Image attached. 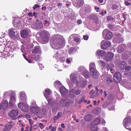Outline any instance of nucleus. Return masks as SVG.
I'll return each instance as SVG.
<instances>
[{
  "label": "nucleus",
  "mask_w": 131,
  "mask_h": 131,
  "mask_svg": "<svg viewBox=\"0 0 131 131\" xmlns=\"http://www.w3.org/2000/svg\"><path fill=\"white\" fill-rule=\"evenodd\" d=\"M62 37L59 35L54 36L51 41L50 44L52 48L58 49L62 48L63 44Z\"/></svg>",
  "instance_id": "obj_1"
},
{
  "label": "nucleus",
  "mask_w": 131,
  "mask_h": 131,
  "mask_svg": "<svg viewBox=\"0 0 131 131\" xmlns=\"http://www.w3.org/2000/svg\"><path fill=\"white\" fill-rule=\"evenodd\" d=\"M8 34L12 39H15L19 36V34L14 28H11L8 30Z\"/></svg>",
  "instance_id": "obj_2"
},
{
  "label": "nucleus",
  "mask_w": 131,
  "mask_h": 131,
  "mask_svg": "<svg viewBox=\"0 0 131 131\" xmlns=\"http://www.w3.org/2000/svg\"><path fill=\"white\" fill-rule=\"evenodd\" d=\"M41 37L42 40L45 42H47L49 40L48 32L45 31H42L41 32Z\"/></svg>",
  "instance_id": "obj_3"
},
{
  "label": "nucleus",
  "mask_w": 131,
  "mask_h": 131,
  "mask_svg": "<svg viewBox=\"0 0 131 131\" xmlns=\"http://www.w3.org/2000/svg\"><path fill=\"white\" fill-rule=\"evenodd\" d=\"M18 114V110H13L10 111L9 113V115L12 119L14 120L16 119V117Z\"/></svg>",
  "instance_id": "obj_4"
},
{
  "label": "nucleus",
  "mask_w": 131,
  "mask_h": 131,
  "mask_svg": "<svg viewBox=\"0 0 131 131\" xmlns=\"http://www.w3.org/2000/svg\"><path fill=\"white\" fill-rule=\"evenodd\" d=\"M101 46L102 49L105 50L111 46V43L109 41L105 42L104 40H103L101 43Z\"/></svg>",
  "instance_id": "obj_5"
},
{
  "label": "nucleus",
  "mask_w": 131,
  "mask_h": 131,
  "mask_svg": "<svg viewBox=\"0 0 131 131\" xmlns=\"http://www.w3.org/2000/svg\"><path fill=\"white\" fill-rule=\"evenodd\" d=\"M103 34H106L105 39L108 40L111 39L113 36V34L110 31L107 29H105L103 31Z\"/></svg>",
  "instance_id": "obj_6"
},
{
  "label": "nucleus",
  "mask_w": 131,
  "mask_h": 131,
  "mask_svg": "<svg viewBox=\"0 0 131 131\" xmlns=\"http://www.w3.org/2000/svg\"><path fill=\"white\" fill-rule=\"evenodd\" d=\"M113 77L114 81L115 83L119 82L121 80V74L119 72H116L114 74Z\"/></svg>",
  "instance_id": "obj_7"
},
{
  "label": "nucleus",
  "mask_w": 131,
  "mask_h": 131,
  "mask_svg": "<svg viewBox=\"0 0 131 131\" xmlns=\"http://www.w3.org/2000/svg\"><path fill=\"white\" fill-rule=\"evenodd\" d=\"M18 106L19 108L24 111L26 112L28 110V106L24 103H19L18 104Z\"/></svg>",
  "instance_id": "obj_8"
},
{
  "label": "nucleus",
  "mask_w": 131,
  "mask_h": 131,
  "mask_svg": "<svg viewBox=\"0 0 131 131\" xmlns=\"http://www.w3.org/2000/svg\"><path fill=\"white\" fill-rule=\"evenodd\" d=\"M123 123L125 127L128 129L127 127L131 123V118L129 117L125 118L123 120Z\"/></svg>",
  "instance_id": "obj_9"
},
{
  "label": "nucleus",
  "mask_w": 131,
  "mask_h": 131,
  "mask_svg": "<svg viewBox=\"0 0 131 131\" xmlns=\"http://www.w3.org/2000/svg\"><path fill=\"white\" fill-rule=\"evenodd\" d=\"M70 103V100L67 99H62L60 102V104L62 106H69Z\"/></svg>",
  "instance_id": "obj_10"
},
{
  "label": "nucleus",
  "mask_w": 131,
  "mask_h": 131,
  "mask_svg": "<svg viewBox=\"0 0 131 131\" xmlns=\"http://www.w3.org/2000/svg\"><path fill=\"white\" fill-rule=\"evenodd\" d=\"M41 48L39 46H35L34 49L32 50V52L34 53H41Z\"/></svg>",
  "instance_id": "obj_11"
},
{
  "label": "nucleus",
  "mask_w": 131,
  "mask_h": 131,
  "mask_svg": "<svg viewBox=\"0 0 131 131\" xmlns=\"http://www.w3.org/2000/svg\"><path fill=\"white\" fill-rule=\"evenodd\" d=\"M43 27L42 23L41 21L37 23L34 25V27L36 29H41L43 28Z\"/></svg>",
  "instance_id": "obj_12"
},
{
  "label": "nucleus",
  "mask_w": 131,
  "mask_h": 131,
  "mask_svg": "<svg viewBox=\"0 0 131 131\" xmlns=\"http://www.w3.org/2000/svg\"><path fill=\"white\" fill-rule=\"evenodd\" d=\"M115 39L116 40V42L119 43L123 42L124 40L123 36L119 34L117 35Z\"/></svg>",
  "instance_id": "obj_13"
},
{
  "label": "nucleus",
  "mask_w": 131,
  "mask_h": 131,
  "mask_svg": "<svg viewBox=\"0 0 131 131\" xmlns=\"http://www.w3.org/2000/svg\"><path fill=\"white\" fill-rule=\"evenodd\" d=\"M98 16L96 14H91L89 16V18L90 19L96 21L99 19Z\"/></svg>",
  "instance_id": "obj_14"
},
{
  "label": "nucleus",
  "mask_w": 131,
  "mask_h": 131,
  "mask_svg": "<svg viewBox=\"0 0 131 131\" xmlns=\"http://www.w3.org/2000/svg\"><path fill=\"white\" fill-rule=\"evenodd\" d=\"M101 122L100 119L98 118H96L91 123V126H94L99 124Z\"/></svg>",
  "instance_id": "obj_15"
},
{
  "label": "nucleus",
  "mask_w": 131,
  "mask_h": 131,
  "mask_svg": "<svg viewBox=\"0 0 131 131\" xmlns=\"http://www.w3.org/2000/svg\"><path fill=\"white\" fill-rule=\"evenodd\" d=\"M114 56V54L111 52H109L105 56V58L107 61L110 60L112 59Z\"/></svg>",
  "instance_id": "obj_16"
},
{
  "label": "nucleus",
  "mask_w": 131,
  "mask_h": 131,
  "mask_svg": "<svg viewBox=\"0 0 131 131\" xmlns=\"http://www.w3.org/2000/svg\"><path fill=\"white\" fill-rule=\"evenodd\" d=\"M30 111L31 112L35 114H36L39 112L40 110L36 107L33 106L30 108Z\"/></svg>",
  "instance_id": "obj_17"
},
{
  "label": "nucleus",
  "mask_w": 131,
  "mask_h": 131,
  "mask_svg": "<svg viewBox=\"0 0 131 131\" xmlns=\"http://www.w3.org/2000/svg\"><path fill=\"white\" fill-rule=\"evenodd\" d=\"M93 118L92 115L90 114H87L84 117L85 120L86 122H90L92 120Z\"/></svg>",
  "instance_id": "obj_18"
},
{
  "label": "nucleus",
  "mask_w": 131,
  "mask_h": 131,
  "mask_svg": "<svg viewBox=\"0 0 131 131\" xmlns=\"http://www.w3.org/2000/svg\"><path fill=\"white\" fill-rule=\"evenodd\" d=\"M70 78L73 83H77L78 81L77 79L74 74L72 73L70 75Z\"/></svg>",
  "instance_id": "obj_19"
},
{
  "label": "nucleus",
  "mask_w": 131,
  "mask_h": 131,
  "mask_svg": "<svg viewBox=\"0 0 131 131\" xmlns=\"http://www.w3.org/2000/svg\"><path fill=\"white\" fill-rule=\"evenodd\" d=\"M60 91L62 95H65L68 92V90L64 87H61L60 88Z\"/></svg>",
  "instance_id": "obj_20"
},
{
  "label": "nucleus",
  "mask_w": 131,
  "mask_h": 131,
  "mask_svg": "<svg viewBox=\"0 0 131 131\" xmlns=\"http://www.w3.org/2000/svg\"><path fill=\"white\" fill-rule=\"evenodd\" d=\"M75 89H72L69 92L68 95L69 97L71 98H73L75 97L74 93Z\"/></svg>",
  "instance_id": "obj_21"
},
{
  "label": "nucleus",
  "mask_w": 131,
  "mask_h": 131,
  "mask_svg": "<svg viewBox=\"0 0 131 131\" xmlns=\"http://www.w3.org/2000/svg\"><path fill=\"white\" fill-rule=\"evenodd\" d=\"M83 74L84 77L86 79L89 78L91 76L89 72L87 70L84 71L83 73Z\"/></svg>",
  "instance_id": "obj_22"
},
{
  "label": "nucleus",
  "mask_w": 131,
  "mask_h": 131,
  "mask_svg": "<svg viewBox=\"0 0 131 131\" xmlns=\"http://www.w3.org/2000/svg\"><path fill=\"white\" fill-rule=\"evenodd\" d=\"M126 65V63L125 62L122 61L119 64V67L122 70H124L125 69V68Z\"/></svg>",
  "instance_id": "obj_23"
},
{
  "label": "nucleus",
  "mask_w": 131,
  "mask_h": 131,
  "mask_svg": "<svg viewBox=\"0 0 131 131\" xmlns=\"http://www.w3.org/2000/svg\"><path fill=\"white\" fill-rule=\"evenodd\" d=\"M83 2L82 0H79L77 3L74 4V6L77 7H80L83 4Z\"/></svg>",
  "instance_id": "obj_24"
},
{
  "label": "nucleus",
  "mask_w": 131,
  "mask_h": 131,
  "mask_svg": "<svg viewBox=\"0 0 131 131\" xmlns=\"http://www.w3.org/2000/svg\"><path fill=\"white\" fill-rule=\"evenodd\" d=\"M20 99L21 101H23L26 100V96L25 93L24 92H21L20 95Z\"/></svg>",
  "instance_id": "obj_25"
},
{
  "label": "nucleus",
  "mask_w": 131,
  "mask_h": 131,
  "mask_svg": "<svg viewBox=\"0 0 131 131\" xmlns=\"http://www.w3.org/2000/svg\"><path fill=\"white\" fill-rule=\"evenodd\" d=\"M105 53L106 52L105 51L101 50H97L96 52V54L97 55L101 56H104Z\"/></svg>",
  "instance_id": "obj_26"
},
{
  "label": "nucleus",
  "mask_w": 131,
  "mask_h": 131,
  "mask_svg": "<svg viewBox=\"0 0 131 131\" xmlns=\"http://www.w3.org/2000/svg\"><path fill=\"white\" fill-rule=\"evenodd\" d=\"M8 106V103L6 100L3 101L2 103V107L3 109H5Z\"/></svg>",
  "instance_id": "obj_27"
},
{
  "label": "nucleus",
  "mask_w": 131,
  "mask_h": 131,
  "mask_svg": "<svg viewBox=\"0 0 131 131\" xmlns=\"http://www.w3.org/2000/svg\"><path fill=\"white\" fill-rule=\"evenodd\" d=\"M28 35V32L26 30H23L21 33V37L23 38H26Z\"/></svg>",
  "instance_id": "obj_28"
},
{
  "label": "nucleus",
  "mask_w": 131,
  "mask_h": 131,
  "mask_svg": "<svg viewBox=\"0 0 131 131\" xmlns=\"http://www.w3.org/2000/svg\"><path fill=\"white\" fill-rule=\"evenodd\" d=\"M112 77L111 75H110L108 76L106 78V83L108 84L112 83L113 81L112 80Z\"/></svg>",
  "instance_id": "obj_29"
},
{
  "label": "nucleus",
  "mask_w": 131,
  "mask_h": 131,
  "mask_svg": "<svg viewBox=\"0 0 131 131\" xmlns=\"http://www.w3.org/2000/svg\"><path fill=\"white\" fill-rule=\"evenodd\" d=\"M51 93V91L49 89H46L44 93V96L46 97L47 95H49Z\"/></svg>",
  "instance_id": "obj_30"
},
{
  "label": "nucleus",
  "mask_w": 131,
  "mask_h": 131,
  "mask_svg": "<svg viewBox=\"0 0 131 131\" xmlns=\"http://www.w3.org/2000/svg\"><path fill=\"white\" fill-rule=\"evenodd\" d=\"M124 49L122 45H120L118 47L117 51L118 53H121L124 51Z\"/></svg>",
  "instance_id": "obj_31"
},
{
  "label": "nucleus",
  "mask_w": 131,
  "mask_h": 131,
  "mask_svg": "<svg viewBox=\"0 0 131 131\" xmlns=\"http://www.w3.org/2000/svg\"><path fill=\"white\" fill-rule=\"evenodd\" d=\"M81 84L80 86H79L78 85V87H81L82 88H84L86 84V82L85 81H83L80 83Z\"/></svg>",
  "instance_id": "obj_32"
},
{
  "label": "nucleus",
  "mask_w": 131,
  "mask_h": 131,
  "mask_svg": "<svg viewBox=\"0 0 131 131\" xmlns=\"http://www.w3.org/2000/svg\"><path fill=\"white\" fill-rule=\"evenodd\" d=\"M92 75L93 78L96 79L99 76V74L96 71L91 73Z\"/></svg>",
  "instance_id": "obj_33"
},
{
  "label": "nucleus",
  "mask_w": 131,
  "mask_h": 131,
  "mask_svg": "<svg viewBox=\"0 0 131 131\" xmlns=\"http://www.w3.org/2000/svg\"><path fill=\"white\" fill-rule=\"evenodd\" d=\"M48 102L50 106H52L54 105V101L52 99H50L49 100Z\"/></svg>",
  "instance_id": "obj_34"
},
{
  "label": "nucleus",
  "mask_w": 131,
  "mask_h": 131,
  "mask_svg": "<svg viewBox=\"0 0 131 131\" xmlns=\"http://www.w3.org/2000/svg\"><path fill=\"white\" fill-rule=\"evenodd\" d=\"M125 4L127 6L130 5L131 4V0H125Z\"/></svg>",
  "instance_id": "obj_35"
},
{
  "label": "nucleus",
  "mask_w": 131,
  "mask_h": 131,
  "mask_svg": "<svg viewBox=\"0 0 131 131\" xmlns=\"http://www.w3.org/2000/svg\"><path fill=\"white\" fill-rule=\"evenodd\" d=\"M91 68H95V65L93 62H91L89 65V69H91Z\"/></svg>",
  "instance_id": "obj_36"
},
{
  "label": "nucleus",
  "mask_w": 131,
  "mask_h": 131,
  "mask_svg": "<svg viewBox=\"0 0 131 131\" xmlns=\"http://www.w3.org/2000/svg\"><path fill=\"white\" fill-rule=\"evenodd\" d=\"M75 94L76 95H79L81 92V91L79 89H78L76 90L75 89Z\"/></svg>",
  "instance_id": "obj_37"
},
{
  "label": "nucleus",
  "mask_w": 131,
  "mask_h": 131,
  "mask_svg": "<svg viewBox=\"0 0 131 131\" xmlns=\"http://www.w3.org/2000/svg\"><path fill=\"white\" fill-rule=\"evenodd\" d=\"M10 101L12 103H14L15 102V98L14 96H11Z\"/></svg>",
  "instance_id": "obj_38"
},
{
  "label": "nucleus",
  "mask_w": 131,
  "mask_h": 131,
  "mask_svg": "<svg viewBox=\"0 0 131 131\" xmlns=\"http://www.w3.org/2000/svg\"><path fill=\"white\" fill-rule=\"evenodd\" d=\"M5 126L7 130H10L12 127V126L11 125H9L8 124L5 125Z\"/></svg>",
  "instance_id": "obj_39"
},
{
  "label": "nucleus",
  "mask_w": 131,
  "mask_h": 131,
  "mask_svg": "<svg viewBox=\"0 0 131 131\" xmlns=\"http://www.w3.org/2000/svg\"><path fill=\"white\" fill-rule=\"evenodd\" d=\"M106 19L108 21L113 20H114V18L111 16H109L106 17Z\"/></svg>",
  "instance_id": "obj_40"
},
{
  "label": "nucleus",
  "mask_w": 131,
  "mask_h": 131,
  "mask_svg": "<svg viewBox=\"0 0 131 131\" xmlns=\"http://www.w3.org/2000/svg\"><path fill=\"white\" fill-rule=\"evenodd\" d=\"M85 96H83L81 99H80L78 102V103L79 104H80L81 102L85 99Z\"/></svg>",
  "instance_id": "obj_41"
},
{
  "label": "nucleus",
  "mask_w": 131,
  "mask_h": 131,
  "mask_svg": "<svg viewBox=\"0 0 131 131\" xmlns=\"http://www.w3.org/2000/svg\"><path fill=\"white\" fill-rule=\"evenodd\" d=\"M74 40L77 42H80V39L78 37H75L74 38Z\"/></svg>",
  "instance_id": "obj_42"
},
{
  "label": "nucleus",
  "mask_w": 131,
  "mask_h": 131,
  "mask_svg": "<svg viewBox=\"0 0 131 131\" xmlns=\"http://www.w3.org/2000/svg\"><path fill=\"white\" fill-rule=\"evenodd\" d=\"M61 83L59 81H56L54 83V85L55 86H58L60 85Z\"/></svg>",
  "instance_id": "obj_43"
},
{
  "label": "nucleus",
  "mask_w": 131,
  "mask_h": 131,
  "mask_svg": "<svg viewBox=\"0 0 131 131\" xmlns=\"http://www.w3.org/2000/svg\"><path fill=\"white\" fill-rule=\"evenodd\" d=\"M118 5L116 4L113 5L112 7V9L114 10L116 9L118 7Z\"/></svg>",
  "instance_id": "obj_44"
},
{
  "label": "nucleus",
  "mask_w": 131,
  "mask_h": 131,
  "mask_svg": "<svg viewBox=\"0 0 131 131\" xmlns=\"http://www.w3.org/2000/svg\"><path fill=\"white\" fill-rule=\"evenodd\" d=\"M99 95V94L97 93H96L95 94H91L90 96V97L91 98H94V97L97 96H98Z\"/></svg>",
  "instance_id": "obj_45"
},
{
  "label": "nucleus",
  "mask_w": 131,
  "mask_h": 131,
  "mask_svg": "<svg viewBox=\"0 0 131 131\" xmlns=\"http://www.w3.org/2000/svg\"><path fill=\"white\" fill-rule=\"evenodd\" d=\"M96 113L97 114H99L100 113L101 111V110L100 108H97L96 109Z\"/></svg>",
  "instance_id": "obj_46"
},
{
  "label": "nucleus",
  "mask_w": 131,
  "mask_h": 131,
  "mask_svg": "<svg viewBox=\"0 0 131 131\" xmlns=\"http://www.w3.org/2000/svg\"><path fill=\"white\" fill-rule=\"evenodd\" d=\"M113 97L112 95H109L108 96L107 98L110 100H112L113 99Z\"/></svg>",
  "instance_id": "obj_47"
},
{
  "label": "nucleus",
  "mask_w": 131,
  "mask_h": 131,
  "mask_svg": "<svg viewBox=\"0 0 131 131\" xmlns=\"http://www.w3.org/2000/svg\"><path fill=\"white\" fill-rule=\"evenodd\" d=\"M95 68L92 69V68H91V69H90V71L91 74L94 73V72H95L96 71L95 70Z\"/></svg>",
  "instance_id": "obj_48"
},
{
  "label": "nucleus",
  "mask_w": 131,
  "mask_h": 131,
  "mask_svg": "<svg viewBox=\"0 0 131 131\" xmlns=\"http://www.w3.org/2000/svg\"><path fill=\"white\" fill-rule=\"evenodd\" d=\"M130 68L131 67L130 66H128L125 67L124 69H125L127 71H129L130 69Z\"/></svg>",
  "instance_id": "obj_49"
},
{
  "label": "nucleus",
  "mask_w": 131,
  "mask_h": 131,
  "mask_svg": "<svg viewBox=\"0 0 131 131\" xmlns=\"http://www.w3.org/2000/svg\"><path fill=\"white\" fill-rule=\"evenodd\" d=\"M56 126H52L51 130V131H55L56 129Z\"/></svg>",
  "instance_id": "obj_50"
},
{
  "label": "nucleus",
  "mask_w": 131,
  "mask_h": 131,
  "mask_svg": "<svg viewBox=\"0 0 131 131\" xmlns=\"http://www.w3.org/2000/svg\"><path fill=\"white\" fill-rule=\"evenodd\" d=\"M40 56H37L36 57L35 59L36 61H38L40 60Z\"/></svg>",
  "instance_id": "obj_51"
},
{
  "label": "nucleus",
  "mask_w": 131,
  "mask_h": 131,
  "mask_svg": "<svg viewBox=\"0 0 131 131\" xmlns=\"http://www.w3.org/2000/svg\"><path fill=\"white\" fill-rule=\"evenodd\" d=\"M74 50V48H72L70 49L69 51V54L71 53L73 50Z\"/></svg>",
  "instance_id": "obj_52"
},
{
  "label": "nucleus",
  "mask_w": 131,
  "mask_h": 131,
  "mask_svg": "<svg viewBox=\"0 0 131 131\" xmlns=\"http://www.w3.org/2000/svg\"><path fill=\"white\" fill-rule=\"evenodd\" d=\"M40 6L39 5H37V4H35L34 5V6L33 7V9H35L36 8H38Z\"/></svg>",
  "instance_id": "obj_53"
},
{
  "label": "nucleus",
  "mask_w": 131,
  "mask_h": 131,
  "mask_svg": "<svg viewBox=\"0 0 131 131\" xmlns=\"http://www.w3.org/2000/svg\"><path fill=\"white\" fill-rule=\"evenodd\" d=\"M90 128L93 131L96 130H97L96 128L95 127H91Z\"/></svg>",
  "instance_id": "obj_54"
},
{
  "label": "nucleus",
  "mask_w": 131,
  "mask_h": 131,
  "mask_svg": "<svg viewBox=\"0 0 131 131\" xmlns=\"http://www.w3.org/2000/svg\"><path fill=\"white\" fill-rule=\"evenodd\" d=\"M108 27L109 29H111L113 28V25L110 24L108 25Z\"/></svg>",
  "instance_id": "obj_55"
},
{
  "label": "nucleus",
  "mask_w": 131,
  "mask_h": 131,
  "mask_svg": "<svg viewBox=\"0 0 131 131\" xmlns=\"http://www.w3.org/2000/svg\"><path fill=\"white\" fill-rule=\"evenodd\" d=\"M84 11L86 13H90V10H89L86 8L84 9Z\"/></svg>",
  "instance_id": "obj_56"
},
{
  "label": "nucleus",
  "mask_w": 131,
  "mask_h": 131,
  "mask_svg": "<svg viewBox=\"0 0 131 131\" xmlns=\"http://www.w3.org/2000/svg\"><path fill=\"white\" fill-rule=\"evenodd\" d=\"M70 58H68L66 60V62L67 63L69 64L70 63H71V61H70Z\"/></svg>",
  "instance_id": "obj_57"
},
{
  "label": "nucleus",
  "mask_w": 131,
  "mask_h": 131,
  "mask_svg": "<svg viewBox=\"0 0 131 131\" xmlns=\"http://www.w3.org/2000/svg\"><path fill=\"white\" fill-rule=\"evenodd\" d=\"M59 118L57 115V116H55L54 117V118H53V119H54V123H55L56 122H55V121L56 120H57V119H58Z\"/></svg>",
  "instance_id": "obj_58"
},
{
  "label": "nucleus",
  "mask_w": 131,
  "mask_h": 131,
  "mask_svg": "<svg viewBox=\"0 0 131 131\" xmlns=\"http://www.w3.org/2000/svg\"><path fill=\"white\" fill-rule=\"evenodd\" d=\"M62 115V113L61 112H58L57 116L59 117H60Z\"/></svg>",
  "instance_id": "obj_59"
},
{
  "label": "nucleus",
  "mask_w": 131,
  "mask_h": 131,
  "mask_svg": "<svg viewBox=\"0 0 131 131\" xmlns=\"http://www.w3.org/2000/svg\"><path fill=\"white\" fill-rule=\"evenodd\" d=\"M89 94H95V92L94 91L93 89L92 90L89 92Z\"/></svg>",
  "instance_id": "obj_60"
},
{
  "label": "nucleus",
  "mask_w": 131,
  "mask_h": 131,
  "mask_svg": "<svg viewBox=\"0 0 131 131\" xmlns=\"http://www.w3.org/2000/svg\"><path fill=\"white\" fill-rule=\"evenodd\" d=\"M83 38L85 40H87L88 39L89 37L88 36H85V35L83 36Z\"/></svg>",
  "instance_id": "obj_61"
},
{
  "label": "nucleus",
  "mask_w": 131,
  "mask_h": 131,
  "mask_svg": "<svg viewBox=\"0 0 131 131\" xmlns=\"http://www.w3.org/2000/svg\"><path fill=\"white\" fill-rule=\"evenodd\" d=\"M28 15L29 17H32L33 16V14L32 12H30L28 13Z\"/></svg>",
  "instance_id": "obj_62"
},
{
  "label": "nucleus",
  "mask_w": 131,
  "mask_h": 131,
  "mask_svg": "<svg viewBox=\"0 0 131 131\" xmlns=\"http://www.w3.org/2000/svg\"><path fill=\"white\" fill-rule=\"evenodd\" d=\"M127 46L129 48L131 49V43H128L127 44Z\"/></svg>",
  "instance_id": "obj_63"
},
{
  "label": "nucleus",
  "mask_w": 131,
  "mask_h": 131,
  "mask_svg": "<svg viewBox=\"0 0 131 131\" xmlns=\"http://www.w3.org/2000/svg\"><path fill=\"white\" fill-rule=\"evenodd\" d=\"M82 23V20L81 19H79L77 21V23L78 24H80Z\"/></svg>",
  "instance_id": "obj_64"
}]
</instances>
